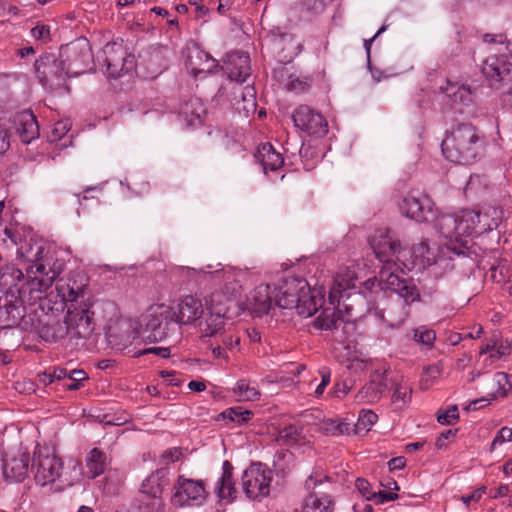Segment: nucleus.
<instances>
[{"instance_id":"nucleus-24","label":"nucleus","mask_w":512,"mask_h":512,"mask_svg":"<svg viewBox=\"0 0 512 512\" xmlns=\"http://www.w3.org/2000/svg\"><path fill=\"white\" fill-rule=\"evenodd\" d=\"M169 322H146L145 328H142L141 322H134L131 334L127 341L132 342L136 339H142L146 343H156L166 337V330Z\"/></svg>"},{"instance_id":"nucleus-44","label":"nucleus","mask_w":512,"mask_h":512,"mask_svg":"<svg viewBox=\"0 0 512 512\" xmlns=\"http://www.w3.org/2000/svg\"><path fill=\"white\" fill-rule=\"evenodd\" d=\"M445 93L451 98L453 103H463L467 105L472 101V95L469 88L450 84L445 89Z\"/></svg>"},{"instance_id":"nucleus-38","label":"nucleus","mask_w":512,"mask_h":512,"mask_svg":"<svg viewBox=\"0 0 512 512\" xmlns=\"http://www.w3.org/2000/svg\"><path fill=\"white\" fill-rule=\"evenodd\" d=\"M412 387L403 379L392 383V403L404 407L411 401Z\"/></svg>"},{"instance_id":"nucleus-5","label":"nucleus","mask_w":512,"mask_h":512,"mask_svg":"<svg viewBox=\"0 0 512 512\" xmlns=\"http://www.w3.org/2000/svg\"><path fill=\"white\" fill-rule=\"evenodd\" d=\"M31 472L37 485L49 486L54 492L72 485V480L64 472L62 459L46 447L34 451Z\"/></svg>"},{"instance_id":"nucleus-31","label":"nucleus","mask_w":512,"mask_h":512,"mask_svg":"<svg viewBox=\"0 0 512 512\" xmlns=\"http://www.w3.org/2000/svg\"><path fill=\"white\" fill-rule=\"evenodd\" d=\"M69 322H38L37 332L46 342H56L64 338L69 331Z\"/></svg>"},{"instance_id":"nucleus-59","label":"nucleus","mask_w":512,"mask_h":512,"mask_svg":"<svg viewBox=\"0 0 512 512\" xmlns=\"http://www.w3.org/2000/svg\"><path fill=\"white\" fill-rule=\"evenodd\" d=\"M399 498L398 494L394 492H386V491H378L375 492V497L373 498V501L377 504H383L389 501H395Z\"/></svg>"},{"instance_id":"nucleus-53","label":"nucleus","mask_w":512,"mask_h":512,"mask_svg":"<svg viewBox=\"0 0 512 512\" xmlns=\"http://www.w3.org/2000/svg\"><path fill=\"white\" fill-rule=\"evenodd\" d=\"M355 487L359 493L367 500H373L375 492L372 491L370 483L364 478H357L355 481Z\"/></svg>"},{"instance_id":"nucleus-14","label":"nucleus","mask_w":512,"mask_h":512,"mask_svg":"<svg viewBox=\"0 0 512 512\" xmlns=\"http://www.w3.org/2000/svg\"><path fill=\"white\" fill-rule=\"evenodd\" d=\"M102 60L106 66V73L111 78H119L134 68V56L122 43H107L102 50Z\"/></svg>"},{"instance_id":"nucleus-51","label":"nucleus","mask_w":512,"mask_h":512,"mask_svg":"<svg viewBox=\"0 0 512 512\" xmlns=\"http://www.w3.org/2000/svg\"><path fill=\"white\" fill-rule=\"evenodd\" d=\"M182 456L183 453L180 448H169L161 454L159 458V464L162 466L169 465L171 463L179 461Z\"/></svg>"},{"instance_id":"nucleus-35","label":"nucleus","mask_w":512,"mask_h":512,"mask_svg":"<svg viewBox=\"0 0 512 512\" xmlns=\"http://www.w3.org/2000/svg\"><path fill=\"white\" fill-rule=\"evenodd\" d=\"M304 438L302 427L289 424L278 431L275 441L280 445L294 446L300 444Z\"/></svg>"},{"instance_id":"nucleus-47","label":"nucleus","mask_w":512,"mask_h":512,"mask_svg":"<svg viewBox=\"0 0 512 512\" xmlns=\"http://www.w3.org/2000/svg\"><path fill=\"white\" fill-rule=\"evenodd\" d=\"M441 368L438 365H430L426 367L420 378V388L422 390H428L434 381L440 376Z\"/></svg>"},{"instance_id":"nucleus-55","label":"nucleus","mask_w":512,"mask_h":512,"mask_svg":"<svg viewBox=\"0 0 512 512\" xmlns=\"http://www.w3.org/2000/svg\"><path fill=\"white\" fill-rule=\"evenodd\" d=\"M506 441H512V428L507 426L502 427L491 443V449H494L496 445H501Z\"/></svg>"},{"instance_id":"nucleus-30","label":"nucleus","mask_w":512,"mask_h":512,"mask_svg":"<svg viewBox=\"0 0 512 512\" xmlns=\"http://www.w3.org/2000/svg\"><path fill=\"white\" fill-rule=\"evenodd\" d=\"M215 493L222 500L236 498L237 490L233 480V465L228 460H225L222 464V475L216 482Z\"/></svg>"},{"instance_id":"nucleus-17","label":"nucleus","mask_w":512,"mask_h":512,"mask_svg":"<svg viewBox=\"0 0 512 512\" xmlns=\"http://www.w3.org/2000/svg\"><path fill=\"white\" fill-rule=\"evenodd\" d=\"M294 125L310 136L321 137L328 131V124L324 116L307 105H300L293 114Z\"/></svg>"},{"instance_id":"nucleus-12","label":"nucleus","mask_w":512,"mask_h":512,"mask_svg":"<svg viewBox=\"0 0 512 512\" xmlns=\"http://www.w3.org/2000/svg\"><path fill=\"white\" fill-rule=\"evenodd\" d=\"M398 268L399 266L395 261H386V264H383L379 272L381 289L394 292L407 302H414L419 298L418 291L407 279L396 273Z\"/></svg>"},{"instance_id":"nucleus-22","label":"nucleus","mask_w":512,"mask_h":512,"mask_svg":"<svg viewBox=\"0 0 512 512\" xmlns=\"http://www.w3.org/2000/svg\"><path fill=\"white\" fill-rule=\"evenodd\" d=\"M185 64L195 78H204L219 66L214 58L198 47L189 49Z\"/></svg>"},{"instance_id":"nucleus-39","label":"nucleus","mask_w":512,"mask_h":512,"mask_svg":"<svg viewBox=\"0 0 512 512\" xmlns=\"http://www.w3.org/2000/svg\"><path fill=\"white\" fill-rule=\"evenodd\" d=\"M215 278L224 280L222 293L227 301L236 298L241 291L240 283L234 278L232 273L216 272Z\"/></svg>"},{"instance_id":"nucleus-9","label":"nucleus","mask_w":512,"mask_h":512,"mask_svg":"<svg viewBox=\"0 0 512 512\" xmlns=\"http://www.w3.org/2000/svg\"><path fill=\"white\" fill-rule=\"evenodd\" d=\"M490 54L482 64V73L490 81L512 80V49L502 41L489 48Z\"/></svg>"},{"instance_id":"nucleus-49","label":"nucleus","mask_w":512,"mask_h":512,"mask_svg":"<svg viewBox=\"0 0 512 512\" xmlns=\"http://www.w3.org/2000/svg\"><path fill=\"white\" fill-rule=\"evenodd\" d=\"M495 381L498 385V397L507 396L508 392L512 389V375L497 372L495 373Z\"/></svg>"},{"instance_id":"nucleus-18","label":"nucleus","mask_w":512,"mask_h":512,"mask_svg":"<svg viewBox=\"0 0 512 512\" xmlns=\"http://www.w3.org/2000/svg\"><path fill=\"white\" fill-rule=\"evenodd\" d=\"M399 209L403 215L418 222L437 220L434 203L426 195L420 197L407 195L400 203Z\"/></svg>"},{"instance_id":"nucleus-58","label":"nucleus","mask_w":512,"mask_h":512,"mask_svg":"<svg viewBox=\"0 0 512 512\" xmlns=\"http://www.w3.org/2000/svg\"><path fill=\"white\" fill-rule=\"evenodd\" d=\"M31 35L37 40L47 41L50 39V27L37 25L31 30Z\"/></svg>"},{"instance_id":"nucleus-1","label":"nucleus","mask_w":512,"mask_h":512,"mask_svg":"<svg viewBox=\"0 0 512 512\" xmlns=\"http://www.w3.org/2000/svg\"><path fill=\"white\" fill-rule=\"evenodd\" d=\"M18 255L27 264L25 275L14 265L0 268V292L6 295L44 293L64 270V262L40 245L24 243L18 248Z\"/></svg>"},{"instance_id":"nucleus-57","label":"nucleus","mask_w":512,"mask_h":512,"mask_svg":"<svg viewBox=\"0 0 512 512\" xmlns=\"http://www.w3.org/2000/svg\"><path fill=\"white\" fill-rule=\"evenodd\" d=\"M69 131V126L67 122L59 121L55 123L54 128L52 130L51 141L60 140L62 137L66 135Z\"/></svg>"},{"instance_id":"nucleus-32","label":"nucleus","mask_w":512,"mask_h":512,"mask_svg":"<svg viewBox=\"0 0 512 512\" xmlns=\"http://www.w3.org/2000/svg\"><path fill=\"white\" fill-rule=\"evenodd\" d=\"M257 157L265 172H267V170L276 171L281 168L284 163L282 155L277 152L270 143H264L261 146L258 150Z\"/></svg>"},{"instance_id":"nucleus-64","label":"nucleus","mask_w":512,"mask_h":512,"mask_svg":"<svg viewBox=\"0 0 512 512\" xmlns=\"http://www.w3.org/2000/svg\"><path fill=\"white\" fill-rule=\"evenodd\" d=\"M406 459L403 456L392 458L388 462L389 469L392 470H399L405 467Z\"/></svg>"},{"instance_id":"nucleus-19","label":"nucleus","mask_w":512,"mask_h":512,"mask_svg":"<svg viewBox=\"0 0 512 512\" xmlns=\"http://www.w3.org/2000/svg\"><path fill=\"white\" fill-rule=\"evenodd\" d=\"M386 372L387 370H374L370 374L369 381L355 395V400L364 404L378 402L388 387Z\"/></svg>"},{"instance_id":"nucleus-62","label":"nucleus","mask_w":512,"mask_h":512,"mask_svg":"<svg viewBox=\"0 0 512 512\" xmlns=\"http://www.w3.org/2000/svg\"><path fill=\"white\" fill-rule=\"evenodd\" d=\"M456 433H457L456 429L455 430H452V429L445 430L444 432H442L440 434V436L436 440L435 446L438 449H442L445 446V440H447L451 437H454L456 435Z\"/></svg>"},{"instance_id":"nucleus-46","label":"nucleus","mask_w":512,"mask_h":512,"mask_svg":"<svg viewBox=\"0 0 512 512\" xmlns=\"http://www.w3.org/2000/svg\"><path fill=\"white\" fill-rule=\"evenodd\" d=\"M67 376V369L61 367H53L51 371H45L43 373L38 374V381L47 386L56 383H60L65 380Z\"/></svg>"},{"instance_id":"nucleus-36","label":"nucleus","mask_w":512,"mask_h":512,"mask_svg":"<svg viewBox=\"0 0 512 512\" xmlns=\"http://www.w3.org/2000/svg\"><path fill=\"white\" fill-rule=\"evenodd\" d=\"M86 467L90 478L103 474L107 467V456L98 448H93L86 457Z\"/></svg>"},{"instance_id":"nucleus-54","label":"nucleus","mask_w":512,"mask_h":512,"mask_svg":"<svg viewBox=\"0 0 512 512\" xmlns=\"http://www.w3.org/2000/svg\"><path fill=\"white\" fill-rule=\"evenodd\" d=\"M482 389L486 392V397H489L491 400L498 398V385L495 381V374L485 378Z\"/></svg>"},{"instance_id":"nucleus-3","label":"nucleus","mask_w":512,"mask_h":512,"mask_svg":"<svg viewBox=\"0 0 512 512\" xmlns=\"http://www.w3.org/2000/svg\"><path fill=\"white\" fill-rule=\"evenodd\" d=\"M443 155L451 162L471 164L481 157L485 137L471 123H461L442 141Z\"/></svg>"},{"instance_id":"nucleus-26","label":"nucleus","mask_w":512,"mask_h":512,"mask_svg":"<svg viewBox=\"0 0 512 512\" xmlns=\"http://www.w3.org/2000/svg\"><path fill=\"white\" fill-rule=\"evenodd\" d=\"M271 300L270 286L266 284L257 286L248 298L249 315L256 318L267 315L271 309Z\"/></svg>"},{"instance_id":"nucleus-27","label":"nucleus","mask_w":512,"mask_h":512,"mask_svg":"<svg viewBox=\"0 0 512 512\" xmlns=\"http://www.w3.org/2000/svg\"><path fill=\"white\" fill-rule=\"evenodd\" d=\"M16 132L25 144L31 143L32 140L39 136V126L35 115L31 111H23L18 113L14 119Z\"/></svg>"},{"instance_id":"nucleus-21","label":"nucleus","mask_w":512,"mask_h":512,"mask_svg":"<svg viewBox=\"0 0 512 512\" xmlns=\"http://www.w3.org/2000/svg\"><path fill=\"white\" fill-rule=\"evenodd\" d=\"M35 70L40 83L51 88L60 86L62 81L68 77L61 60H51L50 58L36 60Z\"/></svg>"},{"instance_id":"nucleus-50","label":"nucleus","mask_w":512,"mask_h":512,"mask_svg":"<svg viewBox=\"0 0 512 512\" xmlns=\"http://www.w3.org/2000/svg\"><path fill=\"white\" fill-rule=\"evenodd\" d=\"M413 338L416 342L431 346L436 338L435 331L424 326L413 331Z\"/></svg>"},{"instance_id":"nucleus-33","label":"nucleus","mask_w":512,"mask_h":512,"mask_svg":"<svg viewBox=\"0 0 512 512\" xmlns=\"http://www.w3.org/2000/svg\"><path fill=\"white\" fill-rule=\"evenodd\" d=\"M478 213L481 217L478 222V230L481 234L498 228L504 218L503 209L495 206H490L484 212Z\"/></svg>"},{"instance_id":"nucleus-45","label":"nucleus","mask_w":512,"mask_h":512,"mask_svg":"<svg viewBox=\"0 0 512 512\" xmlns=\"http://www.w3.org/2000/svg\"><path fill=\"white\" fill-rule=\"evenodd\" d=\"M253 413L250 410H245L242 407H231L223 411L220 416L223 419H227L230 422H236L238 424L247 423Z\"/></svg>"},{"instance_id":"nucleus-52","label":"nucleus","mask_w":512,"mask_h":512,"mask_svg":"<svg viewBox=\"0 0 512 512\" xmlns=\"http://www.w3.org/2000/svg\"><path fill=\"white\" fill-rule=\"evenodd\" d=\"M458 417H459L458 407H457V405H453L446 411H439L438 415H437V421L440 424L446 425V424H451V422L453 420L458 419Z\"/></svg>"},{"instance_id":"nucleus-63","label":"nucleus","mask_w":512,"mask_h":512,"mask_svg":"<svg viewBox=\"0 0 512 512\" xmlns=\"http://www.w3.org/2000/svg\"><path fill=\"white\" fill-rule=\"evenodd\" d=\"M206 328L203 330L201 337H212L215 333L220 330L221 322H214L213 325L209 324V322H204Z\"/></svg>"},{"instance_id":"nucleus-20","label":"nucleus","mask_w":512,"mask_h":512,"mask_svg":"<svg viewBox=\"0 0 512 512\" xmlns=\"http://www.w3.org/2000/svg\"><path fill=\"white\" fill-rule=\"evenodd\" d=\"M322 480H317L314 475H310L305 481L306 490L310 491L305 498L302 512H333L334 503L331 496L326 493H317L316 487Z\"/></svg>"},{"instance_id":"nucleus-29","label":"nucleus","mask_w":512,"mask_h":512,"mask_svg":"<svg viewBox=\"0 0 512 512\" xmlns=\"http://www.w3.org/2000/svg\"><path fill=\"white\" fill-rule=\"evenodd\" d=\"M331 332V339L337 343H345L349 335L355 330V322H311L308 325V331Z\"/></svg>"},{"instance_id":"nucleus-15","label":"nucleus","mask_w":512,"mask_h":512,"mask_svg":"<svg viewBox=\"0 0 512 512\" xmlns=\"http://www.w3.org/2000/svg\"><path fill=\"white\" fill-rule=\"evenodd\" d=\"M355 271L349 267H340L334 277L333 286L329 292L330 303L336 305V311L338 315L333 320H347L343 315V310L346 311L348 316H353L352 307L350 304H346L343 300L344 293L355 287L356 281Z\"/></svg>"},{"instance_id":"nucleus-13","label":"nucleus","mask_w":512,"mask_h":512,"mask_svg":"<svg viewBox=\"0 0 512 512\" xmlns=\"http://www.w3.org/2000/svg\"><path fill=\"white\" fill-rule=\"evenodd\" d=\"M174 493L172 501L178 506H200L202 505L208 492L202 480H195L179 475L173 485Z\"/></svg>"},{"instance_id":"nucleus-56","label":"nucleus","mask_w":512,"mask_h":512,"mask_svg":"<svg viewBox=\"0 0 512 512\" xmlns=\"http://www.w3.org/2000/svg\"><path fill=\"white\" fill-rule=\"evenodd\" d=\"M146 354H156L162 358H168L170 356V350H169V348H165V347H152V348H147V349L136 351L133 354V357L138 358V357H140L142 355H146Z\"/></svg>"},{"instance_id":"nucleus-11","label":"nucleus","mask_w":512,"mask_h":512,"mask_svg":"<svg viewBox=\"0 0 512 512\" xmlns=\"http://www.w3.org/2000/svg\"><path fill=\"white\" fill-rule=\"evenodd\" d=\"M272 471L262 463H252L241 478L246 496L256 500L269 495Z\"/></svg>"},{"instance_id":"nucleus-4","label":"nucleus","mask_w":512,"mask_h":512,"mask_svg":"<svg viewBox=\"0 0 512 512\" xmlns=\"http://www.w3.org/2000/svg\"><path fill=\"white\" fill-rule=\"evenodd\" d=\"M480 214L473 210H463L457 214H442L437 217L436 227L440 234L448 240L450 247H457L452 250L454 255L465 254L468 238L474 234H481L478 230Z\"/></svg>"},{"instance_id":"nucleus-41","label":"nucleus","mask_w":512,"mask_h":512,"mask_svg":"<svg viewBox=\"0 0 512 512\" xmlns=\"http://www.w3.org/2000/svg\"><path fill=\"white\" fill-rule=\"evenodd\" d=\"M378 416L372 410H362L356 423L352 424L353 434L368 432L376 423Z\"/></svg>"},{"instance_id":"nucleus-48","label":"nucleus","mask_w":512,"mask_h":512,"mask_svg":"<svg viewBox=\"0 0 512 512\" xmlns=\"http://www.w3.org/2000/svg\"><path fill=\"white\" fill-rule=\"evenodd\" d=\"M88 376L84 370L73 369L68 371L65 380H74V383H63V388L66 390H78L82 386V382L87 380Z\"/></svg>"},{"instance_id":"nucleus-28","label":"nucleus","mask_w":512,"mask_h":512,"mask_svg":"<svg viewBox=\"0 0 512 512\" xmlns=\"http://www.w3.org/2000/svg\"><path fill=\"white\" fill-rule=\"evenodd\" d=\"M164 473L163 468L157 471V474ZM158 475H152L146 479L142 484L143 492L148 493L152 498L139 506L138 512H163V504L159 495L162 492V487L158 483Z\"/></svg>"},{"instance_id":"nucleus-42","label":"nucleus","mask_w":512,"mask_h":512,"mask_svg":"<svg viewBox=\"0 0 512 512\" xmlns=\"http://www.w3.org/2000/svg\"><path fill=\"white\" fill-rule=\"evenodd\" d=\"M322 429L333 436L353 434L352 423L346 420L328 419L323 423Z\"/></svg>"},{"instance_id":"nucleus-23","label":"nucleus","mask_w":512,"mask_h":512,"mask_svg":"<svg viewBox=\"0 0 512 512\" xmlns=\"http://www.w3.org/2000/svg\"><path fill=\"white\" fill-rule=\"evenodd\" d=\"M30 456L26 452H18L15 455H6L3 459V475L7 480L21 482L29 471Z\"/></svg>"},{"instance_id":"nucleus-2","label":"nucleus","mask_w":512,"mask_h":512,"mask_svg":"<svg viewBox=\"0 0 512 512\" xmlns=\"http://www.w3.org/2000/svg\"><path fill=\"white\" fill-rule=\"evenodd\" d=\"M56 291L61 299L66 302L67 320H93L94 307L89 298H85L89 277L80 270L69 272L66 276L56 278Z\"/></svg>"},{"instance_id":"nucleus-43","label":"nucleus","mask_w":512,"mask_h":512,"mask_svg":"<svg viewBox=\"0 0 512 512\" xmlns=\"http://www.w3.org/2000/svg\"><path fill=\"white\" fill-rule=\"evenodd\" d=\"M233 391L240 400L244 401H255L260 397V392L257 390V388L250 385V383L245 379L239 380L236 383Z\"/></svg>"},{"instance_id":"nucleus-34","label":"nucleus","mask_w":512,"mask_h":512,"mask_svg":"<svg viewBox=\"0 0 512 512\" xmlns=\"http://www.w3.org/2000/svg\"><path fill=\"white\" fill-rule=\"evenodd\" d=\"M183 113L189 125H201L206 116V107L199 98H191L186 102Z\"/></svg>"},{"instance_id":"nucleus-16","label":"nucleus","mask_w":512,"mask_h":512,"mask_svg":"<svg viewBox=\"0 0 512 512\" xmlns=\"http://www.w3.org/2000/svg\"><path fill=\"white\" fill-rule=\"evenodd\" d=\"M370 246L383 264H386V261H395L403 265V259L408 254L401 248L399 241L389 235L388 230H377L370 239Z\"/></svg>"},{"instance_id":"nucleus-8","label":"nucleus","mask_w":512,"mask_h":512,"mask_svg":"<svg viewBox=\"0 0 512 512\" xmlns=\"http://www.w3.org/2000/svg\"><path fill=\"white\" fill-rule=\"evenodd\" d=\"M204 309L200 299L186 296L177 306V310L166 304L151 305L146 318L150 320H201Z\"/></svg>"},{"instance_id":"nucleus-6","label":"nucleus","mask_w":512,"mask_h":512,"mask_svg":"<svg viewBox=\"0 0 512 512\" xmlns=\"http://www.w3.org/2000/svg\"><path fill=\"white\" fill-rule=\"evenodd\" d=\"M275 302L279 308L297 310L301 317L308 318L317 312V300L310 295L307 281L300 277H288L278 287Z\"/></svg>"},{"instance_id":"nucleus-61","label":"nucleus","mask_w":512,"mask_h":512,"mask_svg":"<svg viewBox=\"0 0 512 512\" xmlns=\"http://www.w3.org/2000/svg\"><path fill=\"white\" fill-rule=\"evenodd\" d=\"M486 491V487L482 486L470 494L463 495L461 497L462 502L465 505H469L471 502H478Z\"/></svg>"},{"instance_id":"nucleus-40","label":"nucleus","mask_w":512,"mask_h":512,"mask_svg":"<svg viewBox=\"0 0 512 512\" xmlns=\"http://www.w3.org/2000/svg\"><path fill=\"white\" fill-rule=\"evenodd\" d=\"M237 93L241 97V101L243 103V105L240 106V101H236L234 104L237 105V109L239 111L243 110L246 114L254 112L256 109L255 88L251 85H247L245 87L239 88Z\"/></svg>"},{"instance_id":"nucleus-25","label":"nucleus","mask_w":512,"mask_h":512,"mask_svg":"<svg viewBox=\"0 0 512 512\" xmlns=\"http://www.w3.org/2000/svg\"><path fill=\"white\" fill-rule=\"evenodd\" d=\"M226 72L231 80L243 83L251 74L250 57L248 53L235 51L227 56Z\"/></svg>"},{"instance_id":"nucleus-60","label":"nucleus","mask_w":512,"mask_h":512,"mask_svg":"<svg viewBox=\"0 0 512 512\" xmlns=\"http://www.w3.org/2000/svg\"><path fill=\"white\" fill-rule=\"evenodd\" d=\"M10 147V134L8 129L0 124V155L4 154Z\"/></svg>"},{"instance_id":"nucleus-37","label":"nucleus","mask_w":512,"mask_h":512,"mask_svg":"<svg viewBox=\"0 0 512 512\" xmlns=\"http://www.w3.org/2000/svg\"><path fill=\"white\" fill-rule=\"evenodd\" d=\"M499 336L500 335L498 334H494L491 342L487 343L480 350V356L489 354L488 357H486L484 360L485 363L489 362V365H491L494 361L499 360L503 356L509 354L510 352L509 344L501 343L499 346H497Z\"/></svg>"},{"instance_id":"nucleus-7","label":"nucleus","mask_w":512,"mask_h":512,"mask_svg":"<svg viewBox=\"0 0 512 512\" xmlns=\"http://www.w3.org/2000/svg\"><path fill=\"white\" fill-rule=\"evenodd\" d=\"M457 247H450L447 243L444 246L431 247L427 241H421L420 243L414 244L411 248V259L407 260L406 257L403 259V266L410 270L414 267L419 269H425L427 267L435 266L436 268L453 269L454 265L452 262V250H456Z\"/></svg>"},{"instance_id":"nucleus-10","label":"nucleus","mask_w":512,"mask_h":512,"mask_svg":"<svg viewBox=\"0 0 512 512\" xmlns=\"http://www.w3.org/2000/svg\"><path fill=\"white\" fill-rule=\"evenodd\" d=\"M60 60L68 77L85 73L93 66V55L89 42L86 39L77 40L62 47Z\"/></svg>"}]
</instances>
